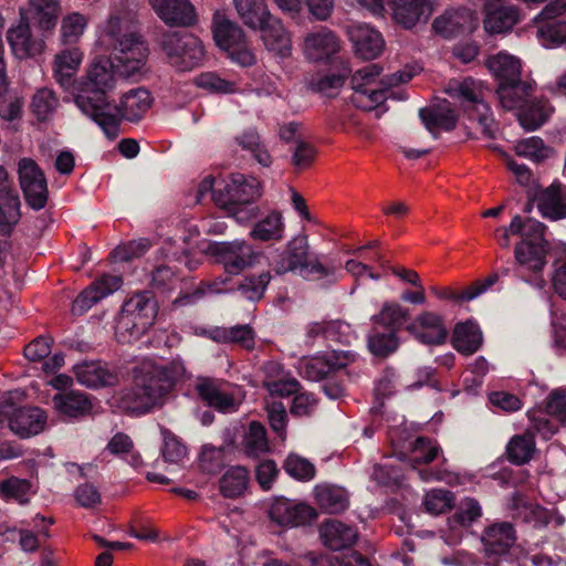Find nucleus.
Returning <instances> with one entry per match:
<instances>
[{"mask_svg": "<svg viewBox=\"0 0 566 566\" xmlns=\"http://www.w3.org/2000/svg\"><path fill=\"white\" fill-rule=\"evenodd\" d=\"M53 405L56 411L67 418H78L90 412L92 403L87 395L76 391L69 390L62 391L53 397Z\"/></svg>", "mask_w": 566, "mask_h": 566, "instance_id": "nucleus-32", "label": "nucleus"}, {"mask_svg": "<svg viewBox=\"0 0 566 566\" xmlns=\"http://www.w3.org/2000/svg\"><path fill=\"white\" fill-rule=\"evenodd\" d=\"M486 66L495 76L497 84H505L522 80L521 61L509 53L500 52L496 55L489 57Z\"/></svg>", "mask_w": 566, "mask_h": 566, "instance_id": "nucleus-33", "label": "nucleus"}, {"mask_svg": "<svg viewBox=\"0 0 566 566\" xmlns=\"http://www.w3.org/2000/svg\"><path fill=\"white\" fill-rule=\"evenodd\" d=\"M53 339L49 336H38L24 347V357L30 361H41L51 353Z\"/></svg>", "mask_w": 566, "mask_h": 566, "instance_id": "nucleus-61", "label": "nucleus"}, {"mask_svg": "<svg viewBox=\"0 0 566 566\" xmlns=\"http://www.w3.org/2000/svg\"><path fill=\"white\" fill-rule=\"evenodd\" d=\"M229 343L238 344L247 350L255 346V332L249 324L229 327Z\"/></svg>", "mask_w": 566, "mask_h": 566, "instance_id": "nucleus-64", "label": "nucleus"}, {"mask_svg": "<svg viewBox=\"0 0 566 566\" xmlns=\"http://www.w3.org/2000/svg\"><path fill=\"white\" fill-rule=\"evenodd\" d=\"M518 111V122L522 127L533 132L546 122L544 105L541 101L528 98Z\"/></svg>", "mask_w": 566, "mask_h": 566, "instance_id": "nucleus-47", "label": "nucleus"}, {"mask_svg": "<svg viewBox=\"0 0 566 566\" xmlns=\"http://www.w3.org/2000/svg\"><path fill=\"white\" fill-rule=\"evenodd\" d=\"M260 196L259 184L254 178L233 175L222 189L213 190V201L220 208L237 212L241 206L252 203Z\"/></svg>", "mask_w": 566, "mask_h": 566, "instance_id": "nucleus-12", "label": "nucleus"}, {"mask_svg": "<svg viewBox=\"0 0 566 566\" xmlns=\"http://www.w3.org/2000/svg\"><path fill=\"white\" fill-rule=\"evenodd\" d=\"M328 72L312 82L313 90L328 95L331 90L340 88L352 73L349 62L347 60L327 63Z\"/></svg>", "mask_w": 566, "mask_h": 566, "instance_id": "nucleus-37", "label": "nucleus"}, {"mask_svg": "<svg viewBox=\"0 0 566 566\" xmlns=\"http://www.w3.org/2000/svg\"><path fill=\"white\" fill-rule=\"evenodd\" d=\"M355 54L363 60H374L380 55L385 41L379 31L368 24H356L348 29Z\"/></svg>", "mask_w": 566, "mask_h": 566, "instance_id": "nucleus-21", "label": "nucleus"}, {"mask_svg": "<svg viewBox=\"0 0 566 566\" xmlns=\"http://www.w3.org/2000/svg\"><path fill=\"white\" fill-rule=\"evenodd\" d=\"M268 419L271 429L276 433L281 440H285L286 437V424L287 413L282 402H274L268 409Z\"/></svg>", "mask_w": 566, "mask_h": 566, "instance_id": "nucleus-63", "label": "nucleus"}, {"mask_svg": "<svg viewBox=\"0 0 566 566\" xmlns=\"http://www.w3.org/2000/svg\"><path fill=\"white\" fill-rule=\"evenodd\" d=\"M185 373L186 368L179 360L144 365L135 376L133 386L120 392L118 407L130 416L148 413L164 403Z\"/></svg>", "mask_w": 566, "mask_h": 566, "instance_id": "nucleus-2", "label": "nucleus"}, {"mask_svg": "<svg viewBox=\"0 0 566 566\" xmlns=\"http://www.w3.org/2000/svg\"><path fill=\"white\" fill-rule=\"evenodd\" d=\"M77 381L87 388L112 387L118 382V375L101 360L83 361L74 366Z\"/></svg>", "mask_w": 566, "mask_h": 566, "instance_id": "nucleus-24", "label": "nucleus"}, {"mask_svg": "<svg viewBox=\"0 0 566 566\" xmlns=\"http://www.w3.org/2000/svg\"><path fill=\"white\" fill-rule=\"evenodd\" d=\"M448 93L451 96L459 97L465 102H469L471 104H475L478 107H482L484 112H481L479 114V124L483 128V134L489 138H494V134L492 132V123L493 119L489 116L490 107L488 104H485L483 101L479 99L478 94L475 93L474 88L472 87V82L470 78H465L462 82H457L453 84H450L448 88Z\"/></svg>", "mask_w": 566, "mask_h": 566, "instance_id": "nucleus-31", "label": "nucleus"}, {"mask_svg": "<svg viewBox=\"0 0 566 566\" xmlns=\"http://www.w3.org/2000/svg\"><path fill=\"white\" fill-rule=\"evenodd\" d=\"M33 20L42 31L52 30L57 22L59 0H30Z\"/></svg>", "mask_w": 566, "mask_h": 566, "instance_id": "nucleus-42", "label": "nucleus"}, {"mask_svg": "<svg viewBox=\"0 0 566 566\" xmlns=\"http://www.w3.org/2000/svg\"><path fill=\"white\" fill-rule=\"evenodd\" d=\"M295 142L296 146L292 154L291 163L298 170L306 169L315 160L317 153L316 148L303 139H297Z\"/></svg>", "mask_w": 566, "mask_h": 566, "instance_id": "nucleus-59", "label": "nucleus"}, {"mask_svg": "<svg viewBox=\"0 0 566 566\" xmlns=\"http://www.w3.org/2000/svg\"><path fill=\"white\" fill-rule=\"evenodd\" d=\"M483 343L480 325L474 319H467L455 324L451 344L462 355L469 356L476 353Z\"/></svg>", "mask_w": 566, "mask_h": 566, "instance_id": "nucleus-27", "label": "nucleus"}, {"mask_svg": "<svg viewBox=\"0 0 566 566\" xmlns=\"http://www.w3.org/2000/svg\"><path fill=\"white\" fill-rule=\"evenodd\" d=\"M241 449L248 458L252 459L270 451L266 429L260 421L253 420L249 423L242 437Z\"/></svg>", "mask_w": 566, "mask_h": 566, "instance_id": "nucleus-36", "label": "nucleus"}, {"mask_svg": "<svg viewBox=\"0 0 566 566\" xmlns=\"http://www.w3.org/2000/svg\"><path fill=\"white\" fill-rule=\"evenodd\" d=\"M158 302L151 291H143L127 298L116 321V333L124 340L139 339L154 325Z\"/></svg>", "mask_w": 566, "mask_h": 566, "instance_id": "nucleus-6", "label": "nucleus"}, {"mask_svg": "<svg viewBox=\"0 0 566 566\" xmlns=\"http://www.w3.org/2000/svg\"><path fill=\"white\" fill-rule=\"evenodd\" d=\"M256 29L261 31L262 40L268 50L282 57L291 54V40L281 20L270 13L261 24L255 25L254 30Z\"/></svg>", "mask_w": 566, "mask_h": 566, "instance_id": "nucleus-25", "label": "nucleus"}, {"mask_svg": "<svg viewBox=\"0 0 566 566\" xmlns=\"http://www.w3.org/2000/svg\"><path fill=\"white\" fill-rule=\"evenodd\" d=\"M406 331L419 343L438 346L446 343L449 332L443 317L432 312H423L416 319L405 325Z\"/></svg>", "mask_w": 566, "mask_h": 566, "instance_id": "nucleus-16", "label": "nucleus"}, {"mask_svg": "<svg viewBox=\"0 0 566 566\" xmlns=\"http://www.w3.org/2000/svg\"><path fill=\"white\" fill-rule=\"evenodd\" d=\"M535 24L543 45L555 46L566 42V20L547 18Z\"/></svg>", "mask_w": 566, "mask_h": 566, "instance_id": "nucleus-43", "label": "nucleus"}, {"mask_svg": "<svg viewBox=\"0 0 566 566\" xmlns=\"http://www.w3.org/2000/svg\"><path fill=\"white\" fill-rule=\"evenodd\" d=\"M437 369L430 366L419 367L413 374V380L407 385L410 390H417L427 386L437 391H441L442 387L440 381L437 379Z\"/></svg>", "mask_w": 566, "mask_h": 566, "instance_id": "nucleus-57", "label": "nucleus"}, {"mask_svg": "<svg viewBox=\"0 0 566 566\" xmlns=\"http://www.w3.org/2000/svg\"><path fill=\"white\" fill-rule=\"evenodd\" d=\"M151 247L148 239L132 240L115 248L109 258L114 263L128 262L133 259L143 256Z\"/></svg>", "mask_w": 566, "mask_h": 566, "instance_id": "nucleus-53", "label": "nucleus"}, {"mask_svg": "<svg viewBox=\"0 0 566 566\" xmlns=\"http://www.w3.org/2000/svg\"><path fill=\"white\" fill-rule=\"evenodd\" d=\"M209 254L214 262L222 265L226 273L238 275L247 269L253 268L261 256L251 244L243 240L211 242L208 245Z\"/></svg>", "mask_w": 566, "mask_h": 566, "instance_id": "nucleus-10", "label": "nucleus"}, {"mask_svg": "<svg viewBox=\"0 0 566 566\" xmlns=\"http://www.w3.org/2000/svg\"><path fill=\"white\" fill-rule=\"evenodd\" d=\"M21 201L19 196L9 197V200H0V234H11L14 226L21 218Z\"/></svg>", "mask_w": 566, "mask_h": 566, "instance_id": "nucleus-49", "label": "nucleus"}, {"mask_svg": "<svg viewBox=\"0 0 566 566\" xmlns=\"http://www.w3.org/2000/svg\"><path fill=\"white\" fill-rule=\"evenodd\" d=\"M552 148L546 146L542 138L532 136L520 140L515 145V153L517 156L528 158L534 163H541L548 158Z\"/></svg>", "mask_w": 566, "mask_h": 566, "instance_id": "nucleus-51", "label": "nucleus"}, {"mask_svg": "<svg viewBox=\"0 0 566 566\" xmlns=\"http://www.w3.org/2000/svg\"><path fill=\"white\" fill-rule=\"evenodd\" d=\"M441 452L440 446L428 437H418L410 444V453L406 455L411 469L418 474L423 482L440 481L443 479L441 470L432 468H421V464H429L436 460Z\"/></svg>", "mask_w": 566, "mask_h": 566, "instance_id": "nucleus-14", "label": "nucleus"}, {"mask_svg": "<svg viewBox=\"0 0 566 566\" xmlns=\"http://www.w3.org/2000/svg\"><path fill=\"white\" fill-rule=\"evenodd\" d=\"M149 3L168 25L187 27L196 22L195 7L189 0H149Z\"/></svg>", "mask_w": 566, "mask_h": 566, "instance_id": "nucleus-23", "label": "nucleus"}, {"mask_svg": "<svg viewBox=\"0 0 566 566\" xmlns=\"http://www.w3.org/2000/svg\"><path fill=\"white\" fill-rule=\"evenodd\" d=\"M233 2L244 24L251 29H255V25L261 24L270 14L265 0H233Z\"/></svg>", "mask_w": 566, "mask_h": 566, "instance_id": "nucleus-45", "label": "nucleus"}, {"mask_svg": "<svg viewBox=\"0 0 566 566\" xmlns=\"http://www.w3.org/2000/svg\"><path fill=\"white\" fill-rule=\"evenodd\" d=\"M283 223L279 212H271L254 224L250 234L254 240L270 241L282 238Z\"/></svg>", "mask_w": 566, "mask_h": 566, "instance_id": "nucleus-46", "label": "nucleus"}, {"mask_svg": "<svg viewBox=\"0 0 566 566\" xmlns=\"http://www.w3.org/2000/svg\"><path fill=\"white\" fill-rule=\"evenodd\" d=\"M45 424L46 415L39 407L14 408L9 417L10 429L22 439L39 434L44 430Z\"/></svg>", "mask_w": 566, "mask_h": 566, "instance_id": "nucleus-22", "label": "nucleus"}, {"mask_svg": "<svg viewBox=\"0 0 566 566\" xmlns=\"http://www.w3.org/2000/svg\"><path fill=\"white\" fill-rule=\"evenodd\" d=\"M545 409L566 426V388L553 390L547 397Z\"/></svg>", "mask_w": 566, "mask_h": 566, "instance_id": "nucleus-62", "label": "nucleus"}, {"mask_svg": "<svg viewBox=\"0 0 566 566\" xmlns=\"http://www.w3.org/2000/svg\"><path fill=\"white\" fill-rule=\"evenodd\" d=\"M476 20L468 8L450 9L436 18L432 28L446 39L471 34L476 29Z\"/></svg>", "mask_w": 566, "mask_h": 566, "instance_id": "nucleus-19", "label": "nucleus"}, {"mask_svg": "<svg viewBox=\"0 0 566 566\" xmlns=\"http://www.w3.org/2000/svg\"><path fill=\"white\" fill-rule=\"evenodd\" d=\"M227 447L205 444L199 457V467L207 474H218L226 465Z\"/></svg>", "mask_w": 566, "mask_h": 566, "instance_id": "nucleus-48", "label": "nucleus"}, {"mask_svg": "<svg viewBox=\"0 0 566 566\" xmlns=\"http://www.w3.org/2000/svg\"><path fill=\"white\" fill-rule=\"evenodd\" d=\"M7 41L13 55L20 60L34 57L41 54L45 48L44 40L32 34L28 21L23 18L17 25H12L8 30Z\"/></svg>", "mask_w": 566, "mask_h": 566, "instance_id": "nucleus-20", "label": "nucleus"}, {"mask_svg": "<svg viewBox=\"0 0 566 566\" xmlns=\"http://www.w3.org/2000/svg\"><path fill=\"white\" fill-rule=\"evenodd\" d=\"M179 282L176 271L168 265H158L151 272V286L159 292L174 291Z\"/></svg>", "mask_w": 566, "mask_h": 566, "instance_id": "nucleus-55", "label": "nucleus"}, {"mask_svg": "<svg viewBox=\"0 0 566 566\" xmlns=\"http://www.w3.org/2000/svg\"><path fill=\"white\" fill-rule=\"evenodd\" d=\"M352 350H328L308 357L301 364V375L312 381H324L323 392L333 400L346 392L347 367L356 360Z\"/></svg>", "mask_w": 566, "mask_h": 566, "instance_id": "nucleus-5", "label": "nucleus"}, {"mask_svg": "<svg viewBox=\"0 0 566 566\" xmlns=\"http://www.w3.org/2000/svg\"><path fill=\"white\" fill-rule=\"evenodd\" d=\"M213 40L217 46L227 53L232 63L250 67L256 63L244 31L235 22L216 13L212 22Z\"/></svg>", "mask_w": 566, "mask_h": 566, "instance_id": "nucleus-9", "label": "nucleus"}, {"mask_svg": "<svg viewBox=\"0 0 566 566\" xmlns=\"http://www.w3.org/2000/svg\"><path fill=\"white\" fill-rule=\"evenodd\" d=\"M122 20L111 17L106 25V35L113 46L111 56L96 64L106 65L113 73L114 69L125 77H135L147 71L149 48L142 35L130 32L120 33Z\"/></svg>", "mask_w": 566, "mask_h": 566, "instance_id": "nucleus-4", "label": "nucleus"}, {"mask_svg": "<svg viewBox=\"0 0 566 566\" xmlns=\"http://www.w3.org/2000/svg\"><path fill=\"white\" fill-rule=\"evenodd\" d=\"M249 484V471L242 465L229 468L219 482L220 493L227 499L243 495Z\"/></svg>", "mask_w": 566, "mask_h": 566, "instance_id": "nucleus-38", "label": "nucleus"}, {"mask_svg": "<svg viewBox=\"0 0 566 566\" xmlns=\"http://www.w3.org/2000/svg\"><path fill=\"white\" fill-rule=\"evenodd\" d=\"M410 319V312L398 303H385L381 311L373 316L377 325L386 327L387 332L374 331L368 336V349L378 358H386L399 347L397 333Z\"/></svg>", "mask_w": 566, "mask_h": 566, "instance_id": "nucleus-7", "label": "nucleus"}, {"mask_svg": "<svg viewBox=\"0 0 566 566\" xmlns=\"http://www.w3.org/2000/svg\"><path fill=\"white\" fill-rule=\"evenodd\" d=\"M284 471L297 481H311L315 476V465L307 459L296 454L290 453L284 463Z\"/></svg>", "mask_w": 566, "mask_h": 566, "instance_id": "nucleus-50", "label": "nucleus"}, {"mask_svg": "<svg viewBox=\"0 0 566 566\" xmlns=\"http://www.w3.org/2000/svg\"><path fill=\"white\" fill-rule=\"evenodd\" d=\"M339 50L338 38L328 29H322L305 36L304 53L311 61L326 64L342 61L344 59L339 55Z\"/></svg>", "mask_w": 566, "mask_h": 566, "instance_id": "nucleus-17", "label": "nucleus"}, {"mask_svg": "<svg viewBox=\"0 0 566 566\" xmlns=\"http://www.w3.org/2000/svg\"><path fill=\"white\" fill-rule=\"evenodd\" d=\"M535 199L543 218L549 220L566 218V201L560 185L552 184L546 189L535 190Z\"/></svg>", "mask_w": 566, "mask_h": 566, "instance_id": "nucleus-30", "label": "nucleus"}, {"mask_svg": "<svg viewBox=\"0 0 566 566\" xmlns=\"http://www.w3.org/2000/svg\"><path fill=\"white\" fill-rule=\"evenodd\" d=\"M87 21L81 13L74 12L63 18L61 24V41L64 45L75 44L83 34Z\"/></svg>", "mask_w": 566, "mask_h": 566, "instance_id": "nucleus-52", "label": "nucleus"}, {"mask_svg": "<svg viewBox=\"0 0 566 566\" xmlns=\"http://www.w3.org/2000/svg\"><path fill=\"white\" fill-rule=\"evenodd\" d=\"M315 499L318 506L329 514L342 513L349 504L346 490L336 485H317Z\"/></svg>", "mask_w": 566, "mask_h": 566, "instance_id": "nucleus-35", "label": "nucleus"}, {"mask_svg": "<svg viewBox=\"0 0 566 566\" xmlns=\"http://www.w3.org/2000/svg\"><path fill=\"white\" fill-rule=\"evenodd\" d=\"M18 175L25 203L35 211L43 209L49 199L48 181L43 170L31 158H22L18 164Z\"/></svg>", "mask_w": 566, "mask_h": 566, "instance_id": "nucleus-11", "label": "nucleus"}, {"mask_svg": "<svg viewBox=\"0 0 566 566\" xmlns=\"http://www.w3.org/2000/svg\"><path fill=\"white\" fill-rule=\"evenodd\" d=\"M115 74L102 64H93L85 80L78 83L74 102L80 111L96 123L113 140L119 135L123 120L138 123L150 108L153 98L145 87L129 90L119 104L109 98L115 88Z\"/></svg>", "mask_w": 566, "mask_h": 566, "instance_id": "nucleus-1", "label": "nucleus"}, {"mask_svg": "<svg viewBox=\"0 0 566 566\" xmlns=\"http://www.w3.org/2000/svg\"><path fill=\"white\" fill-rule=\"evenodd\" d=\"M522 20L521 9L503 0H488L484 4V30L489 34L510 32Z\"/></svg>", "mask_w": 566, "mask_h": 566, "instance_id": "nucleus-15", "label": "nucleus"}, {"mask_svg": "<svg viewBox=\"0 0 566 566\" xmlns=\"http://www.w3.org/2000/svg\"><path fill=\"white\" fill-rule=\"evenodd\" d=\"M271 280V271H262L259 274H248L239 282L237 291L244 300L258 303L264 297Z\"/></svg>", "mask_w": 566, "mask_h": 566, "instance_id": "nucleus-39", "label": "nucleus"}, {"mask_svg": "<svg viewBox=\"0 0 566 566\" xmlns=\"http://www.w3.org/2000/svg\"><path fill=\"white\" fill-rule=\"evenodd\" d=\"M269 516L281 526L297 527L312 524L318 515L316 510L306 503L279 497L271 504Z\"/></svg>", "mask_w": 566, "mask_h": 566, "instance_id": "nucleus-13", "label": "nucleus"}, {"mask_svg": "<svg viewBox=\"0 0 566 566\" xmlns=\"http://www.w3.org/2000/svg\"><path fill=\"white\" fill-rule=\"evenodd\" d=\"M516 541L515 530L510 522H497L485 528L482 543L490 555H503Z\"/></svg>", "mask_w": 566, "mask_h": 566, "instance_id": "nucleus-26", "label": "nucleus"}, {"mask_svg": "<svg viewBox=\"0 0 566 566\" xmlns=\"http://www.w3.org/2000/svg\"><path fill=\"white\" fill-rule=\"evenodd\" d=\"M59 103L54 92L44 87L39 90L31 103L33 114L39 120H46L49 116L54 112Z\"/></svg>", "mask_w": 566, "mask_h": 566, "instance_id": "nucleus-54", "label": "nucleus"}, {"mask_svg": "<svg viewBox=\"0 0 566 566\" xmlns=\"http://www.w3.org/2000/svg\"><path fill=\"white\" fill-rule=\"evenodd\" d=\"M434 0H391L392 20L405 30L427 23L433 12Z\"/></svg>", "mask_w": 566, "mask_h": 566, "instance_id": "nucleus-18", "label": "nucleus"}, {"mask_svg": "<svg viewBox=\"0 0 566 566\" xmlns=\"http://www.w3.org/2000/svg\"><path fill=\"white\" fill-rule=\"evenodd\" d=\"M482 515L480 503L473 497H465L458 506L454 518L462 526L471 525Z\"/></svg>", "mask_w": 566, "mask_h": 566, "instance_id": "nucleus-58", "label": "nucleus"}, {"mask_svg": "<svg viewBox=\"0 0 566 566\" xmlns=\"http://www.w3.org/2000/svg\"><path fill=\"white\" fill-rule=\"evenodd\" d=\"M198 394L210 407L227 412L234 407V399L230 394L221 391L213 382L205 380L197 387Z\"/></svg>", "mask_w": 566, "mask_h": 566, "instance_id": "nucleus-44", "label": "nucleus"}, {"mask_svg": "<svg viewBox=\"0 0 566 566\" xmlns=\"http://www.w3.org/2000/svg\"><path fill=\"white\" fill-rule=\"evenodd\" d=\"M535 450V440L533 434H515L506 446V455L511 463L522 465L527 463Z\"/></svg>", "mask_w": 566, "mask_h": 566, "instance_id": "nucleus-40", "label": "nucleus"}, {"mask_svg": "<svg viewBox=\"0 0 566 566\" xmlns=\"http://www.w3.org/2000/svg\"><path fill=\"white\" fill-rule=\"evenodd\" d=\"M532 85L523 80L497 84L496 94L505 109H518L532 95Z\"/></svg>", "mask_w": 566, "mask_h": 566, "instance_id": "nucleus-34", "label": "nucleus"}, {"mask_svg": "<svg viewBox=\"0 0 566 566\" xmlns=\"http://www.w3.org/2000/svg\"><path fill=\"white\" fill-rule=\"evenodd\" d=\"M547 227L534 218L527 217L523 219L516 214L512 218L510 230L513 235H520L521 241L515 245V262L503 264L495 273L500 276L513 274L522 277V269H526L533 273H539L545 268L546 256L551 250L549 242L545 238Z\"/></svg>", "mask_w": 566, "mask_h": 566, "instance_id": "nucleus-3", "label": "nucleus"}, {"mask_svg": "<svg viewBox=\"0 0 566 566\" xmlns=\"http://www.w3.org/2000/svg\"><path fill=\"white\" fill-rule=\"evenodd\" d=\"M419 117L426 128L431 133L437 129L450 132L458 123V116L452 108H447L444 111H436L426 107L420 108Z\"/></svg>", "mask_w": 566, "mask_h": 566, "instance_id": "nucleus-41", "label": "nucleus"}, {"mask_svg": "<svg viewBox=\"0 0 566 566\" xmlns=\"http://www.w3.org/2000/svg\"><path fill=\"white\" fill-rule=\"evenodd\" d=\"M31 489V482L27 479L11 476L0 483V494L7 499L18 500L20 503L27 502V494Z\"/></svg>", "mask_w": 566, "mask_h": 566, "instance_id": "nucleus-56", "label": "nucleus"}, {"mask_svg": "<svg viewBox=\"0 0 566 566\" xmlns=\"http://www.w3.org/2000/svg\"><path fill=\"white\" fill-rule=\"evenodd\" d=\"M161 454L165 461L177 463L185 457L186 447L178 440L177 436L168 430H165Z\"/></svg>", "mask_w": 566, "mask_h": 566, "instance_id": "nucleus-60", "label": "nucleus"}, {"mask_svg": "<svg viewBox=\"0 0 566 566\" xmlns=\"http://www.w3.org/2000/svg\"><path fill=\"white\" fill-rule=\"evenodd\" d=\"M319 535L325 546L332 551L352 547L358 536L356 528L337 520H327L319 528Z\"/></svg>", "mask_w": 566, "mask_h": 566, "instance_id": "nucleus-28", "label": "nucleus"}, {"mask_svg": "<svg viewBox=\"0 0 566 566\" xmlns=\"http://www.w3.org/2000/svg\"><path fill=\"white\" fill-rule=\"evenodd\" d=\"M159 45L167 62L177 71H192L203 63L206 51L202 41L188 31L164 32Z\"/></svg>", "mask_w": 566, "mask_h": 566, "instance_id": "nucleus-8", "label": "nucleus"}, {"mask_svg": "<svg viewBox=\"0 0 566 566\" xmlns=\"http://www.w3.org/2000/svg\"><path fill=\"white\" fill-rule=\"evenodd\" d=\"M290 262L296 270H307L311 274H318L319 276H328L333 274V270L326 268L321 262H312L308 260V242L307 237H296L291 240L284 252Z\"/></svg>", "mask_w": 566, "mask_h": 566, "instance_id": "nucleus-29", "label": "nucleus"}]
</instances>
